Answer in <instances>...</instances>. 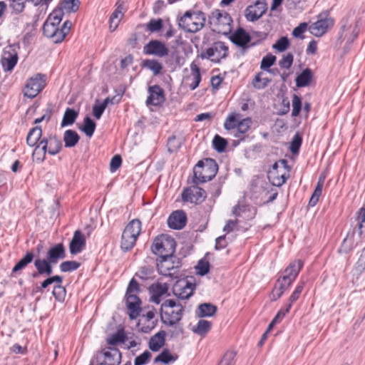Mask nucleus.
Wrapping results in <instances>:
<instances>
[{
  "label": "nucleus",
  "mask_w": 365,
  "mask_h": 365,
  "mask_svg": "<svg viewBox=\"0 0 365 365\" xmlns=\"http://www.w3.org/2000/svg\"><path fill=\"white\" fill-rule=\"evenodd\" d=\"M184 307L175 299L165 300L160 307L162 322L170 327L178 324L182 318Z\"/></svg>",
  "instance_id": "nucleus-1"
},
{
  "label": "nucleus",
  "mask_w": 365,
  "mask_h": 365,
  "mask_svg": "<svg viewBox=\"0 0 365 365\" xmlns=\"http://www.w3.org/2000/svg\"><path fill=\"white\" fill-rule=\"evenodd\" d=\"M205 22L204 12L188 10L178 19V26L186 32L197 33L205 26Z\"/></svg>",
  "instance_id": "nucleus-2"
},
{
  "label": "nucleus",
  "mask_w": 365,
  "mask_h": 365,
  "mask_svg": "<svg viewBox=\"0 0 365 365\" xmlns=\"http://www.w3.org/2000/svg\"><path fill=\"white\" fill-rule=\"evenodd\" d=\"M218 165L212 158L200 160L193 169L194 184L198 185L211 180L217 174Z\"/></svg>",
  "instance_id": "nucleus-3"
},
{
  "label": "nucleus",
  "mask_w": 365,
  "mask_h": 365,
  "mask_svg": "<svg viewBox=\"0 0 365 365\" xmlns=\"http://www.w3.org/2000/svg\"><path fill=\"white\" fill-rule=\"evenodd\" d=\"M209 24L215 32L227 35L232 29V19L230 14L224 10L214 9L209 15Z\"/></svg>",
  "instance_id": "nucleus-4"
},
{
  "label": "nucleus",
  "mask_w": 365,
  "mask_h": 365,
  "mask_svg": "<svg viewBox=\"0 0 365 365\" xmlns=\"http://www.w3.org/2000/svg\"><path fill=\"white\" fill-rule=\"evenodd\" d=\"M139 292L138 282L132 279L128 284L125 293L128 313L131 319H136L140 314L141 301L138 297Z\"/></svg>",
  "instance_id": "nucleus-5"
},
{
  "label": "nucleus",
  "mask_w": 365,
  "mask_h": 365,
  "mask_svg": "<svg viewBox=\"0 0 365 365\" xmlns=\"http://www.w3.org/2000/svg\"><path fill=\"white\" fill-rule=\"evenodd\" d=\"M141 232V222L135 219L131 220L125 227L120 242V247L123 251H128L135 245V242Z\"/></svg>",
  "instance_id": "nucleus-6"
},
{
  "label": "nucleus",
  "mask_w": 365,
  "mask_h": 365,
  "mask_svg": "<svg viewBox=\"0 0 365 365\" xmlns=\"http://www.w3.org/2000/svg\"><path fill=\"white\" fill-rule=\"evenodd\" d=\"M174 238L167 235H161L155 238L151 246V250L160 257H170L175 250Z\"/></svg>",
  "instance_id": "nucleus-7"
},
{
  "label": "nucleus",
  "mask_w": 365,
  "mask_h": 365,
  "mask_svg": "<svg viewBox=\"0 0 365 365\" xmlns=\"http://www.w3.org/2000/svg\"><path fill=\"white\" fill-rule=\"evenodd\" d=\"M228 47L222 41L214 42L205 51L200 53L202 59H208L214 63H220L223 58L227 56Z\"/></svg>",
  "instance_id": "nucleus-8"
},
{
  "label": "nucleus",
  "mask_w": 365,
  "mask_h": 365,
  "mask_svg": "<svg viewBox=\"0 0 365 365\" xmlns=\"http://www.w3.org/2000/svg\"><path fill=\"white\" fill-rule=\"evenodd\" d=\"M45 85V76L36 73L27 80L24 88V94L28 98H34L43 90Z\"/></svg>",
  "instance_id": "nucleus-9"
},
{
  "label": "nucleus",
  "mask_w": 365,
  "mask_h": 365,
  "mask_svg": "<svg viewBox=\"0 0 365 365\" xmlns=\"http://www.w3.org/2000/svg\"><path fill=\"white\" fill-rule=\"evenodd\" d=\"M195 283L187 278L178 279L173 286V294L180 299H187L193 294Z\"/></svg>",
  "instance_id": "nucleus-10"
},
{
  "label": "nucleus",
  "mask_w": 365,
  "mask_h": 365,
  "mask_svg": "<svg viewBox=\"0 0 365 365\" xmlns=\"http://www.w3.org/2000/svg\"><path fill=\"white\" fill-rule=\"evenodd\" d=\"M181 197L183 202L200 204L205 200L207 193L203 189L195 184L184 188L181 193Z\"/></svg>",
  "instance_id": "nucleus-11"
},
{
  "label": "nucleus",
  "mask_w": 365,
  "mask_h": 365,
  "mask_svg": "<svg viewBox=\"0 0 365 365\" xmlns=\"http://www.w3.org/2000/svg\"><path fill=\"white\" fill-rule=\"evenodd\" d=\"M161 260L158 263V272L164 276L173 277L177 273V269L180 267V259L173 256L160 257Z\"/></svg>",
  "instance_id": "nucleus-12"
},
{
  "label": "nucleus",
  "mask_w": 365,
  "mask_h": 365,
  "mask_svg": "<svg viewBox=\"0 0 365 365\" xmlns=\"http://www.w3.org/2000/svg\"><path fill=\"white\" fill-rule=\"evenodd\" d=\"M266 0H257L253 4L248 6L244 12L247 21L254 22L259 19L267 11Z\"/></svg>",
  "instance_id": "nucleus-13"
},
{
  "label": "nucleus",
  "mask_w": 365,
  "mask_h": 365,
  "mask_svg": "<svg viewBox=\"0 0 365 365\" xmlns=\"http://www.w3.org/2000/svg\"><path fill=\"white\" fill-rule=\"evenodd\" d=\"M143 51L145 55L155 56L159 58L165 57L169 53L168 48L159 40L150 41L143 46Z\"/></svg>",
  "instance_id": "nucleus-14"
},
{
  "label": "nucleus",
  "mask_w": 365,
  "mask_h": 365,
  "mask_svg": "<svg viewBox=\"0 0 365 365\" xmlns=\"http://www.w3.org/2000/svg\"><path fill=\"white\" fill-rule=\"evenodd\" d=\"M42 149L51 155H56L62 149L61 140L55 135L43 137L38 142Z\"/></svg>",
  "instance_id": "nucleus-15"
},
{
  "label": "nucleus",
  "mask_w": 365,
  "mask_h": 365,
  "mask_svg": "<svg viewBox=\"0 0 365 365\" xmlns=\"http://www.w3.org/2000/svg\"><path fill=\"white\" fill-rule=\"evenodd\" d=\"M149 96L146 100V105L160 106L165 101L163 89L158 85H154L148 88Z\"/></svg>",
  "instance_id": "nucleus-16"
},
{
  "label": "nucleus",
  "mask_w": 365,
  "mask_h": 365,
  "mask_svg": "<svg viewBox=\"0 0 365 365\" xmlns=\"http://www.w3.org/2000/svg\"><path fill=\"white\" fill-rule=\"evenodd\" d=\"M103 360L99 365H118L121 360V354L118 349L108 347L102 351Z\"/></svg>",
  "instance_id": "nucleus-17"
},
{
  "label": "nucleus",
  "mask_w": 365,
  "mask_h": 365,
  "mask_svg": "<svg viewBox=\"0 0 365 365\" xmlns=\"http://www.w3.org/2000/svg\"><path fill=\"white\" fill-rule=\"evenodd\" d=\"M43 34L46 37L52 39L55 43H61L63 40V35H61L60 28L53 26V24L51 23V20H46L44 22Z\"/></svg>",
  "instance_id": "nucleus-18"
},
{
  "label": "nucleus",
  "mask_w": 365,
  "mask_h": 365,
  "mask_svg": "<svg viewBox=\"0 0 365 365\" xmlns=\"http://www.w3.org/2000/svg\"><path fill=\"white\" fill-rule=\"evenodd\" d=\"M334 24L332 19H321L313 23L309 26V31L315 36L320 37L323 36Z\"/></svg>",
  "instance_id": "nucleus-19"
},
{
  "label": "nucleus",
  "mask_w": 365,
  "mask_h": 365,
  "mask_svg": "<svg viewBox=\"0 0 365 365\" xmlns=\"http://www.w3.org/2000/svg\"><path fill=\"white\" fill-rule=\"evenodd\" d=\"M187 222V216L184 211H174L168 219V225L169 227L174 230H180L183 228Z\"/></svg>",
  "instance_id": "nucleus-20"
},
{
  "label": "nucleus",
  "mask_w": 365,
  "mask_h": 365,
  "mask_svg": "<svg viewBox=\"0 0 365 365\" xmlns=\"http://www.w3.org/2000/svg\"><path fill=\"white\" fill-rule=\"evenodd\" d=\"M52 263L47 259H36L34 261V266L36 272L32 273L34 278L38 277V275L46 274L51 275L53 272Z\"/></svg>",
  "instance_id": "nucleus-21"
},
{
  "label": "nucleus",
  "mask_w": 365,
  "mask_h": 365,
  "mask_svg": "<svg viewBox=\"0 0 365 365\" xmlns=\"http://www.w3.org/2000/svg\"><path fill=\"white\" fill-rule=\"evenodd\" d=\"M86 245V239L80 230L75 231L69 244L70 252L72 255L80 253Z\"/></svg>",
  "instance_id": "nucleus-22"
},
{
  "label": "nucleus",
  "mask_w": 365,
  "mask_h": 365,
  "mask_svg": "<svg viewBox=\"0 0 365 365\" xmlns=\"http://www.w3.org/2000/svg\"><path fill=\"white\" fill-rule=\"evenodd\" d=\"M231 41L240 47H245L251 41L250 34L243 29H237L230 36Z\"/></svg>",
  "instance_id": "nucleus-23"
},
{
  "label": "nucleus",
  "mask_w": 365,
  "mask_h": 365,
  "mask_svg": "<svg viewBox=\"0 0 365 365\" xmlns=\"http://www.w3.org/2000/svg\"><path fill=\"white\" fill-rule=\"evenodd\" d=\"M66 257V250L62 243L56 245L51 247L47 252V259L53 264H56L61 259Z\"/></svg>",
  "instance_id": "nucleus-24"
},
{
  "label": "nucleus",
  "mask_w": 365,
  "mask_h": 365,
  "mask_svg": "<svg viewBox=\"0 0 365 365\" xmlns=\"http://www.w3.org/2000/svg\"><path fill=\"white\" fill-rule=\"evenodd\" d=\"M168 290V286L166 283H155L153 284L149 291L151 293V301L155 304L160 302V297L166 294Z\"/></svg>",
  "instance_id": "nucleus-25"
},
{
  "label": "nucleus",
  "mask_w": 365,
  "mask_h": 365,
  "mask_svg": "<svg viewBox=\"0 0 365 365\" xmlns=\"http://www.w3.org/2000/svg\"><path fill=\"white\" fill-rule=\"evenodd\" d=\"M190 75L187 76L186 81L188 82L190 89L194 91L201 81V75L200 68L195 63L190 64Z\"/></svg>",
  "instance_id": "nucleus-26"
},
{
  "label": "nucleus",
  "mask_w": 365,
  "mask_h": 365,
  "mask_svg": "<svg viewBox=\"0 0 365 365\" xmlns=\"http://www.w3.org/2000/svg\"><path fill=\"white\" fill-rule=\"evenodd\" d=\"M124 11L125 9L123 6V4L118 2L116 4V8L110 18V30L111 31H115L118 28L120 21L124 16Z\"/></svg>",
  "instance_id": "nucleus-27"
},
{
  "label": "nucleus",
  "mask_w": 365,
  "mask_h": 365,
  "mask_svg": "<svg viewBox=\"0 0 365 365\" xmlns=\"http://www.w3.org/2000/svg\"><path fill=\"white\" fill-rule=\"evenodd\" d=\"M304 263L301 259H296L292 262L289 266L283 271L282 274L289 277L291 279L295 280L300 270L303 267Z\"/></svg>",
  "instance_id": "nucleus-28"
},
{
  "label": "nucleus",
  "mask_w": 365,
  "mask_h": 365,
  "mask_svg": "<svg viewBox=\"0 0 365 365\" xmlns=\"http://www.w3.org/2000/svg\"><path fill=\"white\" fill-rule=\"evenodd\" d=\"M217 308L211 303L200 304L196 311V314L201 318L210 317L215 314Z\"/></svg>",
  "instance_id": "nucleus-29"
},
{
  "label": "nucleus",
  "mask_w": 365,
  "mask_h": 365,
  "mask_svg": "<svg viewBox=\"0 0 365 365\" xmlns=\"http://www.w3.org/2000/svg\"><path fill=\"white\" fill-rule=\"evenodd\" d=\"M241 115L240 113H232L225 119L224 123V128L230 134L233 135L240 121Z\"/></svg>",
  "instance_id": "nucleus-30"
},
{
  "label": "nucleus",
  "mask_w": 365,
  "mask_h": 365,
  "mask_svg": "<svg viewBox=\"0 0 365 365\" xmlns=\"http://www.w3.org/2000/svg\"><path fill=\"white\" fill-rule=\"evenodd\" d=\"M165 332L160 331L153 336L149 341V348L153 351H158L165 344Z\"/></svg>",
  "instance_id": "nucleus-31"
},
{
  "label": "nucleus",
  "mask_w": 365,
  "mask_h": 365,
  "mask_svg": "<svg viewBox=\"0 0 365 365\" xmlns=\"http://www.w3.org/2000/svg\"><path fill=\"white\" fill-rule=\"evenodd\" d=\"M18 61L17 53H5L1 59V65L4 71H11Z\"/></svg>",
  "instance_id": "nucleus-32"
},
{
  "label": "nucleus",
  "mask_w": 365,
  "mask_h": 365,
  "mask_svg": "<svg viewBox=\"0 0 365 365\" xmlns=\"http://www.w3.org/2000/svg\"><path fill=\"white\" fill-rule=\"evenodd\" d=\"M324 180H325L324 175L319 176L318 182L315 187V189L309 199V206L314 207L318 202L319 197L321 196L322 192V188L324 186Z\"/></svg>",
  "instance_id": "nucleus-33"
},
{
  "label": "nucleus",
  "mask_w": 365,
  "mask_h": 365,
  "mask_svg": "<svg viewBox=\"0 0 365 365\" xmlns=\"http://www.w3.org/2000/svg\"><path fill=\"white\" fill-rule=\"evenodd\" d=\"M42 136V130L40 126H36L31 128L26 137V143L30 147L35 146L41 140Z\"/></svg>",
  "instance_id": "nucleus-34"
},
{
  "label": "nucleus",
  "mask_w": 365,
  "mask_h": 365,
  "mask_svg": "<svg viewBox=\"0 0 365 365\" xmlns=\"http://www.w3.org/2000/svg\"><path fill=\"white\" fill-rule=\"evenodd\" d=\"M313 74L311 69H304L299 75L297 76L295 80L296 86L299 88L307 86L310 83Z\"/></svg>",
  "instance_id": "nucleus-35"
},
{
  "label": "nucleus",
  "mask_w": 365,
  "mask_h": 365,
  "mask_svg": "<svg viewBox=\"0 0 365 365\" xmlns=\"http://www.w3.org/2000/svg\"><path fill=\"white\" fill-rule=\"evenodd\" d=\"M142 66L151 71L154 76H158L163 70V64L155 59H145L142 62Z\"/></svg>",
  "instance_id": "nucleus-36"
},
{
  "label": "nucleus",
  "mask_w": 365,
  "mask_h": 365,
  "mask_svg": "<svg viewBox=\"0 0 365 365\" xmlns=\"http://www.w3.org/2000/svg\"><path fill=\"white\" fill-rule=\"evenodd\" d=\"M78 134L73 130H67L63 134V141L66 148H73L79 141Z\"/></svg>",
  "instance_id": "nucleus-37"
},
{
  "label": "nucleus",
  "mask_w": 365,
  "mask_h": 365,
  "mask_svg": "<svg viewBox=\"0 0 365 365\" xmlns=\"http://www.w3.org/2000/svg\"><path fill=\"white\" fill-rule=\"evenodd\" d=\"M252 124L251 118H246L240 120L233 135L238 138H242V135L245 134L250 128Z\"/></svg>",
  "instance_id": "nucleus-38"
},
{
  "label": "nucleus",
  "mask_w": 365,
  "mask_h": 365,
  "mask_svg": "<svg viewBox=\"0 0 365 365\" xmlns=\"http://www.w3.org/2000/svg\"><path fill=\"white\" fill-rule=\"evenodd\" d=\"M358 242L354 240V232L349 233L343 240L341 246L339 250V252L347 253L357 245Z\"/></svg>",
  "instance_id": "nucleus-39"
},
{
  "label": "nucleus",
  "mask_w": 365,
  "mask_h": 365,
  "mask_svg": "<svg viewBox=\"0 0 365 365\" xmlns=\"http://www.w3.org/2000/svg\"><path fill=\"white\" fill-rule=\"evenodd\" d=\"M78 113L73 108H66L61 121V127L72 125L77 118Z\"/></svg>",
  "instance_id": "nucleus-40"
},
{
  "label": "nucleus",
  "mask_w": 365,
  "mask_h": 365,
  "mask_svg": "<svg viewBox=\"0 0 365 365\" xmlns=\"http://www.w3.org/2000/svg\"><path fill=\"white\" fill-rule=\"evenodd\" d=\"M96 126V123L90 117L86 116L83 120V125L80 128V130L88 137H91L94 133Z\"/></svg>",
  "instance_id": "nucleus-41"
},
{
  "label": "nucleus",
  "mask_w": 365,
  "mask_h": 365,
  "mask_svg": "<svg viewBox=\"0 0 365 365\" xmlns=\"http://www.w3.org/2000/svg\"><path fill=\"white\" fill-rule=\"evenodd\" d=\"M211 323L205 319H200L195 327L192 329L193 332L195 334L205 336L210 329Z\"/></svg>",
  "instance_id": "nucleus-42"
},
{
  "label": "nucleus",
  "mask_w": 365,
  "mask_h": 365,
  "mask_svg": "<svg viewBox=\"0 0 365 365\" xmlns=\"http://www.w3.org/2000/svg\"><path fill=\"white\" fill-rule=\"evenodd\" d=\"M268 179L274 186L280 187L286 182L284 174L279 175L274 170H269Z\"/></svg>",
  "instance_id": "nucleus-43"
},
{
  "label": "nucleus",
  "mask_w": 365,
  "mask_h": 365,
  "mask_svg": "<svg viewBox=\"0 0 365 365\" xmlns=\"http://www.w3.org/2000/svg\"><path fill=\"white\" fill-rule=\"evenodd\" d=\"M34 259V254L32 252H27L25 256L21 259L19 262L13 267L12 272H16L19 270L24 269L29 264H30Z\"/></svg>",
  "instance_id": "nucleus-44"
},
{
  "label": "nucleus",
  "mask_w": 365,
  "mask_h": 365,
  "mask_svg": "<svg viewBox=\"0 0 365 365\" xmlns=\"http://www.w3.org/2000/svg\"><path fill=\"white\" fill-rule=\"evenodd\" d=\"M60 6L67 13L76 12L80 6L79 0H63Z\"/></svg>",
  "instance_id": "nucleus-45"
},
{
  "label": "nucleus",
  "mask_w": 365,
  "mask_h": 365,
  "mask_svg": "<svg viewBox=\"0 0 365 365\" xmlns=\"http://www.w3.org/2000/svg\"><path fill=\"white\" fill-rule=\"evenodd\" d=\"M290 286L287 285L285 283L281 282L277 279L275 287L272 290V300H277L280 298L284 292Z\"/></svg>",
  "instance_id": "nucleus-46"
},
{
  "label": "nucleus",
  "mask_w": 365,
  "mask_h": 365,
  "mask_svg": "<svg viewBox=\"0 0 365 365\" xmlns=\"http://www.w3.org/2000/svg\"><path fill=\"white\" fill-rule=\"evenodd\" d=\"M262 72L258 73L252 81V85L257 89L264 88L270 82V79L266 77H262Z\"/></svg>",
  "instance_id": "nucleus-47"
},
{
  "label": "nucleus",
  "mask_w": 365,
  "mask_h": 365,
  "mask_svg": "<svg viewBox=\"0 0 365 365\" xmlns=\"http://www.w3.org/2000/svg\"><path fill=\"white\" fill-rule=\"evenodd\" d=\"M276 61V56L272 54H267L264 56L261 61L260 68L267 72H272L270 67Z\"/></svg>",
  "instance_id": "nucleus-48"
},
{
  "label": "nucleus",
  "mask_w": 365,
  "mask_h": 365,
  "mask_svg": "<svg viewBox=\"0 0 365 365\" xmlns=\"http://www.w3.org/2000/svg\"><path fill=\"white\" fill-rule=\"evenodd\" d=\"M237 352L232 350H228L227 351L220 361L219 362L218 365H234L235 363V356H236Z\"/></svg>",
  "instance_id": "nucleus-49"
},
{
  "label": "nucleus",
  "mask_w": 365,
  "mask_h": 365,
  "mask_svg": "<svg viewBox=\"0 0 365 365\" xmlns=\"http://www.w3.org/2000/svg\"><path fill=\"white\" fill-rule=\"evenodd\" d=\"M46 150H43L38 143L32 153V159L37 163H43L46 159Z\"/></svg>",
  "instance_id": "nucleus-50"
},
{
  "label": "nucleus",
  "mask_w": 365,
  "mask_h": 365,
  "mask_svg": "<svg viewBox=\"0 0 365 365\" xmlns=\"http://www.w3.org/2000/svg\"><path fill=\"white\" fill-rule=\"evenodd\" d=\"M175 359L171 355L168 349H164L155 359V363L162 362L163 364H168L170 361H174Z\"/></svg>",
  "instance_id": "nucleus-51"
},
{
  "label": "nucleus",
  "mask_w": 365,
  "mask_h": 365,
  "mask_svg": "<svg viewBox=\"0 0 365 365\" xmlns=\"http://www.w3.org/2000/svg\"><path fill=\"white\" fill-rule=\"evenodd\" d=\"M125 339V336L123 331H118L107 339V343L110 345L115 346L118 343L124 342Z\"/></svg>",
  "instance_id": "nucleus-52"
},
{
  "label": "nucleus",
  "mask_w": 365,
  "mask_h": 365,
  "mask_svg": "<svg viewBox=\"0 0 365 365\" xmlns=\"http://www.w3.org/2000/svg\"><path fill=\"white\" fill-rule=\"evenodd\" d=\"M289 43V40L287 36H282L275 42L272 47L279 52H283L288 48Z\"/></svg>",
  "instance_id": "nucleus-53"
},
{
  "label": "nucleus",
  "mask_w": 365,
  "mask_h": 365,
  "mask_svg": "<svg viewBox=\"0 0 365 365\" xmlns=\"http://www.w3.org/2000/svg\"><path fill=\"white\" fill-rule=\"evenodd\" d=\"M81 264L76 261H65L61 263L59 267L61 272H67L76 270Z\"/></svg>",
  "instance_id": "nucleus-54"
},
{
  "label": "nucleus",
  "mask_w": 365,
  "mask_h": 365,
  "mask_svg": "<svg viewBox=\"0 0 365 365\" xmlns=\"http://www.w3.org/2000/svg\"><path fill=\"white\" fill-rule=\"evenodd\" d=\"M52 294L57 301L63 302L66 297V290L61 284H56L53 287Z\"/></svg>",
  "instance_id": "nucleus-55"
},
{
  "label": "nucleus",
  "mask_w": 365,
  "mask_h": 365,
  "mask_svg": "<svg viewBox=\"0 0 365 365\" xmlns=\"http://www.w3.org/2000/svg\"><path fill=\"white\" fill-rule=\"evenodd\" d=\"M212 144H213L214 148L217 152L220 153V152H223L225 150L227 143L225 138H222L221 136H220L218 135H216L213 138Z\"/></svg>",
  "instance_id": "nucleus-56"
},
{
  "label": "nucleus",
  "mask_w": 365,
  "mask_h": 365,
  "mask_svg": "<svg viewBox=\"0 0 365 365\" xmlns=\"http://www.w3.org/2000/svg\"><path fill=\"white\" fill-rule=\"evenodd\" d=\"M304 285H305V282H300L297 284V286L296 287L295 289L294 290V292L291 294V296H290V297L289 299V303L287 304H291V306H292V304L294 302H295L299 298L300 294H301L302 290L304 289Z\"/></svg>",
  "instance_id": "nucleus-57"
},
{
  "label": "nucleus",
  "mask_w": 365,
  "mask_h": 365,
  "mask_svg": "<svg viewBox=\"0 0 365 365\" xmlns=\"http://www.w3.org/2000/svg\"><path fill=\"white\" fill-rule=\"evenodd\" d=\"M163 27V24L161 19H151L147 24V29L152 33L160 31Z\"/></svg>",
  "instance_id": "nucleus-58"
},
{
  "label": "nucleus",
  "mask_w": 365,
  "mask_h": 365,
  "mask_svg": "<svg viewBox=\"0 0 365 365\" xmlns=\"http://www.w3.org/2000/svg\"><path fill=\"white\" fill-rule=\"evenodd\" d=\"M292 103V115L293 117H297L299 114V112L302 108L301 98L297 95L294 94Z\"/></svg>",
  "instance_id": "nucleus-59"
},
{
  "label": "nucleus",
  "mask_w": 365,
  "mask_h": 365,
  "mask_svg": "<svg viewBox=\"0 0 365 365\" xmlns=\"http://www.w3.org/2000/svg\"><path fill=\"white\" fill-rule=\"evenodd\" d=\"M10 6L13 11L18 14L21 13L25 8V4L26 0H9Z\"/></svg>",
  "instance_id": "nucleus-60"
},
{
  "label": "nucleus",
  "mask_w": 365,
  "mask_h": 365,
  "mask_svg": "<svg viewBox=\"0 0 365 365\" xmlns=\"http://www.w3.org/2000/svg\"><path fill=\"white\" fill-rule=\"evenodd\" d=\"M196 269L198 274L201 276L205 275L210 271V263L207 260L200 259L197 263Z\"/></svg>",
  "instance_id": "nucleus-61"
},
{
  "label": "nucleus",
  "mask_w": 365,
  "mask_h": 365,
  "mask_svg": "<svg viewBox=\"0 0 365 365\" xmlns=\"http://www.w3.org/2000/svg\"><path fill=\"white\" fill-rule=\"evenodd\" d=\"M302 137L299 134H296L294 135V137L291 141L290 147H289L290 151L293 154H296L299 152V150L302 145Z\"/></svg>",
  "instance_id": "nucleus-62"
},
{
  "label": "nucleus",
  "mask_w": 365,
  "mask_h": 365,
  "mask_svg": "<svg viewBox=\"0 0 365 365\" xmlns=\"http://www.w3.org/2000/svg\"><path fill=\"white\" fill-rule=\"evenodd\" d=\"M293 61H294V56L292 53H289L286 54L285 56H284L282 57V58L279 60V66L282 68L288 69L292 66Z\"/></svg>",
  "instance_id": "nucleus-63"
},
{
  "label": "nucleus",
  "mask_w": 365,
  "mask_h": 365,
  "mask_svg": "<svg viewBox=\"0 0 365 365\" xmlns=\"http://www.w3.org/2000/svg\"><path fill=\"white\" fill-rule=\"evenodd\" d=\"M151 357V354L148 351H145L143 354L135 359L134 365H144Z\"/></svg>",
  "instance_id": "nucleus-64"
}]
</instances>
